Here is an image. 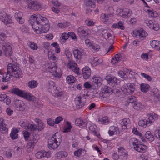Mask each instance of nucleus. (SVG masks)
<instances>
[{"instance_id": "0e129e2a", "label": "nucleus", "mask_w": 160, "mask_h": 160, "mask_svg": "<svg viewBox=\"0 0 160 160\" xmlns=\"http://www.w3.org/2000/svg\"><path fill=\"white\" fill-rule=\"evenodd\" d=\"M70 25L69 23L66 22L63 23H58V26L61 28H64L66 27H68Z\"/></svg>"}, {"instance_id": "f3484780", "label": "nucleus", "mask_w": 160, "mask_h": 160, "mask_svg": "<svg viewBox=\"0 0 160 160\" xmlns=\"http://www.w3.org/2000/svg\"><path fill=\"white\" fill-rule=\"evenodd\" d=\"M49 71L52 73V75L56 77L57 76L58 74V72L57 71V67L54 63L48 64L47 65Z\"/></svg>"}, {"instance_id": "7c9ffc66", "label": "nucleus", "mask_w": 160, "mask_h": 160, "mask_svg": "<svg viewBox=\"0 0 160 160\" xmlns=\"http://www.w3.org/2000/svg\"><path fill=\"white\" fill-rule=\"evenodd\" d=\"M97 120V122H98L99 123L103 124H107L109 122L108 118L107 117L99 118Z\"/></svg>"}, {"instance_id": "e2e57ef3", "label": "nucleus", "mask_w": 160, "mask_h": 160, "mask_svg": "<svg viewBox=\"0 0 160 160\" xmlns=\"http://www.w3.org/2000/svg\"><path fill=\"white\" fill-rule=\"evenodd\" d=\"M28 130L30 131H33L37 129V126L35 124H29Z\"/></svg>"}, {"instance_id": "b1692460", "label": "nucleus", "mask_w": 160, "mask_h": 160, "mask_svg": "<svg viewBox=\"0 0 160 160\" xmlns=\"http://www.w3.org/2000/svg\"><path fill=\"white\" fill-rule=\"evenodd\" d=\"M119 132V129L118 127L112 126L110 127L108 131V133L110 136H112L115 134H117Z\"/></svg>"}, {"instance_id": "052dcab7", "label": "nucleus", "mask_w": 160, "mask_h": 160, "mask_svg": "<svg viewBox=\"0 0 160 160\" xmlns=\"http://www.w3.org/2000/svg\"><path fill=\"white\" fill-rule=\"evenodd\" d=\"M153 26L151 29H153L155 31H157L159 29V26L158 23L154 21Z\"/></svg>"}, {"instance_id": "aec40b11", "label": "nucleus", "mask_w": 160, "mask_h": 160, "mask_svg": "<svg viewBox=\"0 0 160 160\" xmlns=\"http://www.w3.org/2000/svg\"><path fill=\"white\" fill-rule=\"evenodd\" d=\"M83 78L85 79L88 78L91 75V71L90 68L86 66L83 68L82 70Z\"/></svg>"}, {"instance_id": "39448f33", "label": "nucleus", "mask_w": 160, "mask_h": 160, "mask_svg": "<svg viewBox=\"0 0 160 160\" xmlns=\"http://www.w3.org/2000/svg\"><path fill=\"white\" fill-rule=\"evenodd\" d=\"M39 138V136L37 134H33L30 136V142L28 143L26 147L28 152H29L32 150L36 143L38 142Z\"/></svg>"}, {"instance_id": "9d476101", "label": "nucleus", "mask_w": 160, "mask_h": 160, "mask_svg": "<svg viewBox=\"0 0 160 160\" xmlns=\"http://www.w3.org/2000/svg\"><path fill=\"white\" fill-rule=\"evenodd\" d=\"M74 101L77 108H80L84 106L86 100L84 97L79 96L75 98Z\"/></svg>"}, {"instance_id": "cd10ccee", "label": "nucleus", "mask_w": 160, "mask_h": 160, "mask_svg": "<svg viewBox=\"0 0 160 160\" xmlns=\"http://www.w3.org/2000/svg\"><path fill=\"white\" fill-rule=\"evenodd\" d=\"M102 35L106 39H108L112 37L111 33L109 32L107 29H102Z\"/></svg>"}, {"instance_id": "8fccbe9b", "label": "nucleus", "mask_w": 160, "mask_h": 160, "mask_svg": "<svg viewBox=\"0 0 160 160\" xmlns=\"http://www.w3.org/2000/svg\"><path fill=\"white\" fill-rule=\"evenodd\" d=\"M147 12L151 16L152 18H155L158 16V14L157 12L153 10L152 8H150L147 10Z\"/></svg>"}, {"instance_id": "49530a36", "label": "nucleus", "mask_w": 160, "mask_h": 160, "mask_svg": "<svg viewBox=\"0 0 160 160\" xmlns=\"http://www.w3.org/2000/svg\"><path fill=\"white\" fill-rule=\"evenodd\" d=\"M113 16L112 14H102L101 16V18L104 22H107L109 19V18H111Z\"/></svg>"}, {"instance_id": "3c124183", "label": "nucleus", "mask_w": 160, "mask_h": 160, "mask_svg": "<svg viewBox=\"0 0 160 160\" xmlns=\"http://www.w3.org/2000/svg\"><path fill=\"white\" fill-rule=\"evenodd\" d=\"M127 101L128 103H131L132 105H133V104L135 103L137 101V100L135 96H131L128 98Z\"/></svg>"}, {"instance_id": "13d9d810", "label": "nucleus", "mask_w": 160, "mask_h": 160, "mask_svg": "<svg viewBox=\"0 0 160 160\" xmlns=\"http://www.w3.org/2000/svg\"><path fill=\"white\" fill-rule=\"evenodd\" d=\"M112 45L109 42L105 44L104 45V47L105 48L106 50L107 51V52L110 51V50L112 49Z\"/></svg>"}, {"instance_id": "a18cd8bd", "label": "nucleus", "mask_w": 160, "mask_h": 160, "mask_svg": "<svg viewBox=\"0 0 160 160\" xmlns=\"http://www.w3.org/2000/svg\"><path fill=\"white\" fill-rule=\"evenodd\" d=\"M112 27L114 28H118L123 30L124 29V27L122 22H119L118 23H114L112 25Z\"/></svg>"}, {"instance_id": "f257e3e1", "label": "nucleus", "mask_w": 160, "mask_h": 160, "mask_svg": "<svg viewBox=\"0 0 160 160\" xmlns=\"http://www.w3.org/2000/svg\"><path fill=\"white\" fill-rule=\"evenodd\" d=\"M29 21L34 31L37 34L46 33L49 29L48 20L40 14L31 15Z\"/></svg>"}, {"instance_id": "4c0bfd02", "label": "nucleus", "mask_w": 160, "mask_h": 160, "mask_svg": "<svg viewBox=\"0 0 160 160\" xmlns=\"http://www.w3.org/2000/svg\"><path fill=\"white\" fill-rule=\"evenodd\" d=\"M150 86L146 83H142L140 85V89L142 92H147L149 90Z\"/></svg>"}, {"instance_id": "774afa93", "label": "nucleus", "mask_w": 160, "mask_h": 160, "mask_svg": "<svg viewBox=\"0 0 160 160\" xmlns=\"http://www.w3.org/2000/svg\"><path fill=\"white\" fill-rule=\"evenodd\" d=\"M118 73L119 76L122 78H126L128 77L126 74L122 71H119Z\"/></svg>"}, {"instance_id": "c9c22d12", "label": "nucleus", "mask_w": 160, "mask_h": 160, "mask_svg": "<svg viewBox=\"0 0 160 160\" xmlns=\"http://www.w3.org/2000/svg\"><path fill=\"white\" fill-rule=\"evenodd\" d=\"M38 85V82L36 81L32 80L29 81L28 83V86L31 89H34L37 87Z\"/></svg>"}, {"instance_id": "9b49d317", "label": "nucleus", "mask_w": 160, "mask_h": 160, "mask_svg": "<svg viewBox=\"0 0 160 160\" xmlns=\"http://www.w3.org/2000/svg\"><path fill=\"white\" fill-rule=\"evenodd\" d=\"M78 32L79 36H88L91 33V32L87 27H81L78 28Z\"/></svg>"}, {"instance_id": "f8f14e48", "label": "nucleus", "mask_w": 160, "mask_h": 160, "mask_svg": "<svg viewBox=\"0 0 160 160\" xmlns=\"http://www.w3.org/2000/svg\"><path fill=\"white\" fill-rule=\"evenodd\" d=\"M68 67L77 75L79 74V68L77 64L73 60H71L69 61L68 64Z\"/></svg>"}, {"instance_id": "69168bd1", "label": "nucleus", "mask_w": 160, "mask_h": 160, "mask_svg": "<svg viewBox=\"0 0 160 160\" xmlns=\"http://www.w3.org/2000/svg\"><path fill=\"white\" fill-rule=\"evenodd\" d=\"M82 149H78L77 150L74 152V154L75 156L79 157L82 154Z\"/></svg>"}, {"instance_id": "338daca9", "label": "nucleus", "mask_w": 160, "mask_h": 160, "mask_svg": "<svg viewBox=\"0 0 160 160\" xmlns=\"http://www.w3.org/2000/svg\"><path fill=\"white\" fill-rule=\"evenodd\" d=\"M140 75L142 77L146 78L148 81H150L152 80V78L150 76L143 72H141Z\"/></svg>"}, {"instance_id": "0eeeda50", "label": "nucleus", "mask_w": 160, "mask_h": 160, "mask_svg": "<svg viewBox=\"0 0 160 160\" xmlns=\"http://www.w3.org/2000/svg\"><path fill=\"white\" fill-rule=\"evenodd\" d=\"M28 2V7L31 10L35 11L40 10L42 6L39 2L36 0H26Z\"/></svg>"}, {"instance_id": "4468645a", "label": "nucleus", "mask_w": 160, "mask_h": 160, "mask_svg": "<svg viewBox=\"0 0 160 160\" xmlns=\"http://www.w3.org/2000/svg\"><path fill=\"white\" fill-rule=\"evenodd\" d=\"M2 49L5 55L7 56L11 55L12 53V48L10 45L8 43H5L2 45Z\"/></svg>"}, {"instance_id": "6e6d98bb", "label": "nucleus", "mask_w": 160, "mask_h": 160, "mask_svg": "<svg viewBox=\"0 0 160 160\" xmlns=\"http://www.w3.org/2000/svg\"><path fill=\"white\" fill-rule=\"evenodd\" d=\"M66 123L67 126L64 128L63 132H69L70 131L71 129L72 128V126L71 125V123L68 121L66 122Z\"/></svg>"}, {"instance_id": "c03bdc74", "label": "nucleus", "mask_w": 160, "mask_h": 160, "mask_svg": "<svg viewBox=\"0 0 160 160\" xmlns=\"http://www.w3.org/2000/svg\"><path fill=\"white\" fill-rule=\"evenodd\" d=\"M84 93L86 92V94H84V96L88 97V98L89 99H91L95 97L94 93L93 92H91L90 90H88L87 89H84Z\"/></svg>"}, {"instance_id": "a211bd4d", "label": "nucleus", "mask_w": 160, "mask_h": 160, "mask_svg": "<svg viewBox=\"0 0 160 160\" xmlns=\"http://www.w3.org/2000/svg\"><path fill=\"white\" fill-rule=\"evenodd\" d=\"M105 79L107 81L108 83L111 86H114L117 83L118 80L114 77L107 76L106 77Z\"/></svg>"}, {"instance_id": "dca6fc26", "label": "nucleus", "mask_w": 160, "mask_h": 160, "mask_svg": "<svg viewBox=\"0 0 160 160\" xmlns=\"http://www.w3.org/2000/svg\"><path fill=\"white\" fill-rule=\"evenodd\" d=\"M60 143L56 142L51 139L49 138L48 140V147L50 149L54 150L60 145Z\"/></svg>"}, {"instance_id": "6ab92c4d", "label": "nucleus", "mask_w": 160, "mask_h": 160, "mask_svg": "<svg viewBox=\"0 0 160 160\" xmlns=\"http://www.w3.org/2000/svg\"><path fill=\"white\" fill-rule=\"evenodd\" d=\"M118 155L120 158L123 160H126L128 158V154L123 148L118 149Z\"/></svg>"}, {"instance_id": "603ef678", "label": "nucleus", "mask_w": 160, "mask_h": 160, "mask_svg": "<svg viewBox=\"0 0 160 160\" xmlns=\"http://www.w3.org/2000/svg\"><path fill=\"white\" fill-rule=\"evenodd\" d=\"M92 50L93 52H97L100 49V46L98 44L93 43L91 46Z\"/></svg>"}, {"instance_id": "79ce46f5", "label": "nucleus", "mask_w": 160, "mask_h": 160, "mask_svg": "<svg viewBox=\"0 0 160 160\" xmlns=\"http://www.w3.org/2000/svg\"><path fill=\"white\" fill-rule=\"evenodd\" d=\"M134 109L139 110L142 109L144 108V106L141 103L137 101L132 105Z\"/></svg>"}, {"instance_id": "2eb2a0df", "label": "nucleus", "mask_w": 160, "mask_h": 160, "mask_svg": "<svg viewBox=\"0 0 160 160\" xmlns=\"http://www.w3.org/2000/svg\"><path fill=\"white\" fill-rule=\"evenodd\" d=\"M118 11L119 12V15L123 18H127L131 15L132 13L131 11L128 9H126L124 10L118 9Z\"/></svg>"}, {"instance_id": "5fc2aeb1", "label": "nucleus", "mask_w": 160, "mask_h": 160, "mask_svg": "<svg viewBox=\"0 0 160 160\" xmlns=\"http://www.w3.org/2000/svg\"><path fill=\"white\" fill-rule=\"evenodd\" d=\"M28 45L30 48L33 50H37L38 48V46L37 44L33 42H29Z\"/></svg>"}, {"instance_id": "ddd939ff", "label": "nucleus", "mask_w": 160, "mask_h": 160, "mask_svg": "<svg viewBox=\"0 0 160 160\" xmlns=\"http://www.w3.org/2000/svg\"><path fill=\"white\" fill-rule=\"evenodd\" d=\"M51 152H46L44 150H41L37 152L35 154L36 157L38 159H40L44 157L48 158L51 157Z\"/></svg>"}, {"instance_id": "f03ea898", "label": "nucleus", "mask_w": 160, "mask_h": 160, "mask_svg": "<svg viewBox=\"0 0 160 160\" xmlns=\"http://www.w3.org/2000/svg\"><path fill=\"white\" fill-rule=\"evenodd\" d=\"M7 73L3 74L2 81L3 82H8L10 80L12 76L11 72L12 73V76L17 78L22 77V73L19 67L15 64L9 63L7 67Z\"/></svg>"}, {"instance_id": "4be33fe9", "label": "nucleus", "mask_w": 160, "mask_h": 160, "mask_svg": "<svg viewBox=\"0 0 160 160\" xmlns=\"http://www.w3.org/2000/svg\"><path fill=\"white\" fill-rule=\"evenodd\" d=\"M90 60L93 66H96L101 64L103 62L102 60L97 57H92L90 58Z\"/></svg>"}, {"instance_id": "bf43d9fd", "label": "nucleus", "mask_w": 160, "mask_h": 160, "mask_svg": "<svg viewBox=\"0 0 160 160\" xmlns=\"http://www.w3.org/2000/svg\"><path fill=\"white\" fill-rule=\"evenodd\" d=\"M64 54L68 58H70L72 56V53L68 48H66L64 50Z\"/></svg>"}, {"instance_id": "e433bc0d", "label": "nucleus", "mask_w": 160, "mask_h": 160, "mask_svg": "<svg viewBox=\"0 0 160 160\" xmlns=\"http://www.w3.org/2000/svg\"><path fill=\"white\" fill-rule=\"evenodd\" d=\"M113 92L115 95L117 97H120V98L123 97L124 95L123 93H122L123 92L122 90V88H117L114 90Z\"/></svg>"}, {"instance_id": "423d86ee", "label": "nucleus", "mask_w": 160, "mask_h": 160, "mask_svg": "<svg viewBox=\"0 0 160 160\" xmlns=\"http://www.w3.org/2000/svg\"><path fill=\"white\" fill-rule=\"evenodd\" d=\"M0 20L8 27L11 26L12 20L10 15L7 14L5 12H1L0 13Z\"/></svg>"}, {"instance_id": "2f4dec72", "label": "nucleus", "mask_w": 160, "mask_h": 160, "mask_svg": "<svg viewBox=\"0 0 160 160\" xmlns=\"http://www.w3.org/2000/svg\"><path fill=\"white\" fill-rule=\"evenodd\" d=\"M61 136L59 132H56L52 135L50 138L56 141V142H60L61 141Z\"/></svg>"}, {"instance_id": "de8ad7c7", "label": "nucleus", "mask_w": 160, "mask_h": 160, "mask_svg": "<svg viewBox=\"0 0 160 160\" xmlns=\"http://www.w3.org/2000/svg\"><path fill=\"white\" fill-rule=\"evenodd\" d=\"M96 1V0H86L85 1V3L87 6L92 8L95 7Z\"/></svg>"}, {"instance_id": "58836bf2", "label": "nucleus", "mask_w": 160, "mask_h": 160, "mask_svg": "<svg viewBox=\"0 0 160 160\" xmlns=\"http://www.w3.org/2000/svg\"><path fill=\"white\" fill-rule=\"evenodd\" d=\"M97 128V127L96 125H92L89 127V129L92 131L94 135H96L98 137V136H100V135H98L97 133L98 129Z\"/></svg>"}, {"instance_id": "09e8293b", "label": "nucleus", "mask_w": 160, "mask_h": 160, "mask_svg": "<svg viewBox=\"0 0 160 160\" xmlns=\"http://www.w3.org/2000/svg\"><path fill=\"white\" fill-rule=\"evenodd\" d=\"M160 44V42L158 41L154 40L150 42V45L152 47L157 49L158 46L159 44Z\"/></svg>"}, {"instance_id": "412c9836", "label": "nucleus", "mask_w": 160, "mask_h": 160, "mask_svg": "<svg viewBox=\"0 0 160 160\" xmlns=\"http://www.w3.org/2000/svg\"><path fill=\"white\" fill-rule=\"evenodd\" d=\"M135 150L141 152H145L147 149V146L144 144L138 143L137 145L134 147Z\"/></svg>"}, {"instance_id": "a19ab883", "label": "nucleus", "mask_w": 160, "mask_h": 160, "mask_svg": "<svg viewBox=\"0 0 160 160\" xmlns=\"http://www.w3.org/2000/svg\"><path fill=\"white\" fill-rule=\"evenodd\" d=\"M145 137L150 142H152L154 140V137L150 131H147L145 134Z\"/></svg>"}, {"instance_id": "bb28decb", "label": "nucleus", "mask_w": 160, "mask_h": 160, "mask_svg": "<svg viewBox=\"0 0 160 160\" xmlns=\"http://www.w3.org/2000/svg\"><path fill=\"white\" fill-rule=\"evenodd\" d=\"M122 59V57L121 54L119 53L116 54L114 57L112 58L111 62L113 64L118 63Z\"/></svg>"}, {"instance_id": "680f3d73", "label": "nucleus", "mask_w": 160, "mask_h": 160, "mask_svg": "<svg viewBox=\"0 0 160 160\" xmlns=\"http://www.w3.org/2000/svg\"><path fill=\"white\" fill-rule=\"evenodd\" d=\"M22 13L19 11H17L15 13L14 17L16 20L18 19L19 18H22Z\"/></svg>"}, {"instance_id": "37998d69", "label": "nucleus", "mask_w": 160, "mask_h": 160, "mask_svg": "<svg viewBox=\"0 0 160 160\" xmlns=\"http://www.w3.org/2000/svg\"><path fill=\"white\" fill-rule=\"evenodd\" d=\"M129 144L131 147H134L137 145L138 142V140L135 138H132L129 139Z\"/></svg>"}, {"instance_id": "a878e982", "label": "nucleus", "mask_w": 160, "mask_h": 160, "mask_svg": "<svg viewBox=\"0 0 160 160\" xmlns=\"http://www.w3.org/2000/svg\"><path fill=\"white\" fill-rule=\"evenodd\" d=\"M130 120L128 118H125L122 119L120 122V124L124 129L127 128L130 124Z\"/></svg>"}, {"instance_id": "f704fd0d", "label": "nucleus", "mask_w": 160, "mask_h": 160, "mask_svg": "<svg viewBox=\"0 0 160 160\" xmlns=\"http://www.w3.org/2000/svg\"><path fill=\"white\" fill-rule=\"evenodd\" d=\"M138 36L142 40L144 39L147 35V32L142 29L138 30Z\"/></svg>"}, {"instance_id": "393cba45", "label": "nucleus", "mask_w": 160, "mask_h": 160, "mask_svg": "<svg viewBox=\"0 0 160 160\" xmlns=\"http://www.w3.org/2000/svg\"><path fill=\"white\" fill-rule=\"evenodd\" d=\"M83 50L81 49H77L73 51V54L77 59H80L82 57Z\"/></svg>"}, {"instance_id": "4d7b16f0", "label": "nucleus", "mask_w": 160, "mask_h": 160, "mask_svg": "<svg viewBox=\"0 0 160 160\" xmlns=\"http://www.w3.org/2000/svg\"><path fill=\"white\" fill-rule=\"evenodd\" d=\"M154 21V20H148L147 19H145L144 20V22L148 26L149 28L151 29L152 28H153L152 26L153 25Z\"/></svg>"}, {"instance_id": "ea45409f", "label": "nucleus", "mask_w": 160, "mask_h": 160, "mask_svg": "<svg viewBox=\"0 0 160 160\" xmlns=\"http://www.w3.org/2000/svg\"><path fill=\"white\" fill-rule=\"evenodd\" d=\"M68 153L65 151H60L57 152L56 154V157L58 159L63 158L68 156Z\"/></svg>"}, {"instance_id": "7ed1b4c3", "label": "nucleus", "mask_w": 160, "mask_h": 160, "mask_svg": "<svg viewBox=\"0 0 160 160\" xmlns=\"http://www.w3.org/2000/svg\"><path fill=\"white\" fill-rule=\"evenodd\" d=\"M158 118L157 114L154 113H150L148 114L147 119L140 120L138 122V124L142 127L150 126L155 120L157 119Z\"/></svg>"}, {"instance_id": "c85d7f7f", "label": "nucleus", "mask_w": 160, "mask_h": 160, "mask_svg": "<svg viewBox=\"0 0 160 160\" xmlns=\"http://www.w3.org/2000/svg\"><path fill=\"white\" fill-rule=\"evenodd\" d=\"M29 124V121L27 120H21L19 123V125L26 130L28 128Z\"/></svg>"}, {"instance_id": "1a4fd4ad", "label": "nucleus", "mask_w": 160, "mask_h": 160, "mask_svg": "<svg viewBox=\"0 0 160 160\" xmlns=\"http://www.w3.org/2000/svg\"><path fill=\"white\" fill-rule=\"evenodd\" d=\"M112 88L108 86H105L103 88L99 94V96L101 97V99L108 96L110 93H112Z\"/></svg>"}, {"instance_id": "6e6552de", "label": "nucleus", "mask_w": 160, "mask_h": 160, "mask_svg": "<svg viewBox=\"0 0 160 160\" xmlns=\"http://www.w3.org/2000/svg\"><path fill=\"white\" fill-rule=\"evenodd\" d=\"M123 93L128 95L133 93L135 90V86L133 83H128L124 85L122 87Z\"/></svg>"}, {"instance_id": "c756f323", "label": "nucleus", "mask_w": 160, "mask_h": 160, "mask_svg": "<svg viewBox=\"0 0 160 160\" xmlns=\"http://www.w3.org/2000/svg\"><path fill=\"white\" fill-rule=\"evenodd\" d=\"M75 124L80 127H85L87 125V122L80 118H77L75 122Z\"/></svg>"}, {"instance_id": "72a5a7b5", "label": "nucleus", "mask_w": 160, "mask_h": 160, "mask_svg": "<svg viewBox=\"0 0 160 160\" xmlns=\"http://www.w3.org/2000/svg\"><path fill=\"white\" fill-rule=\"evenodd\" d=\"M18 129L13 128L12 130V131L10 134L11 138L12 139H15L18 138Z\"/></svg>"}, {"instance_id": "20e7f679", "label": "nucleus", "mask_w": 160, "mask_h": 160, "mask_svg": "<svg viewBox=\"0 0 160 160\" xmlns=\"http://www.w3.org/2000/svg\"><path fill=\"white\" fill-rule=\"evenodd\" d=\"M11 92L19 96L22 97L29 101H34L35 100V97L28 92L22 91L17 88L11 89Z\"/></svg>"}, {"instance_id": "5701e85b", "label": "nucleus", "mask_w": 160, "mask_h": 160, "mask_svg": "<svg viewBox=\"0 0 160 160\" xmlns=\"http://www.w3.org/2000/svg\"><path fill=\"white\" fill-rule=\"evenodd\" d=\"M8 131V129L6 127V124L5 123L4 119L1 118H0V132L4 133Z\"/></svg>"}, {"instance_id": "473e14b6", "label": "nucleus", "mask_w": 160, "mask_h": 160, "mask_svg": "<svg viewBox=\"0 0 160 160\" xmlns=\"http://www.w3.org/2000/svg\"><path fill=\"white\" fill-rule=\"evenodd\" d=\"M15 103L16 107L19 108L20 110H22L24 109V104L23 101L18 100H16Z\"/></svg>"}, {"instance_id": "864d4df0", "label": "nucleus", "mask_w": 160, "mask_h": 160, "mask_svg": "<svg viewBox=\"0 0 160 160\" xmlns=\"http://www.w3.org/2000/svg\"><path fill=\"white\" fill-rule=\"evenodd\" d=\"M67 82L68 83H72L74 82L75 78L72 75L68 76L66 78Z\"/></svg>"}]
</instances>
